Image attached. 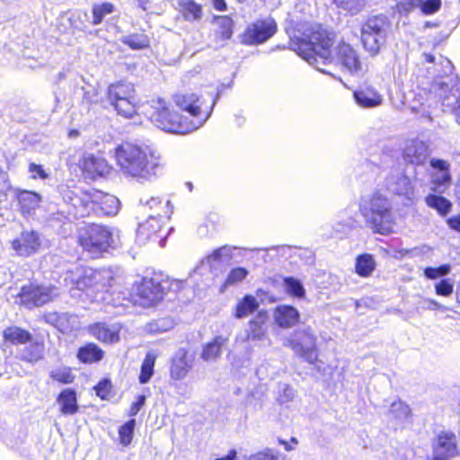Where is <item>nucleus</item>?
<instances>
[{"instance_id":"864d4df0","label":"nucleus","mask_w":460,"mask_h":460,"mask_svg":"<svg viewBox=\"0 0 460 460\" xmlns=\"http://www.w3.org/2000/svg\"><path fill=\"white\" fill-rule=\"evenodd\" d=\"M217 23L222 27L220 31L222 38L229 39L232 35V20L227 16H221L218 17Z\"/></svg>"},{"instance_id":"09e8293b","label":"nucleus","mask_w":460,"mask_h":460,"mask_svg":"<svg viewBox=\"0 0 460 460\" xmlns=\"http://www.w3.org/2000/svg\"><path fill=\"white\" fill-rule=\"evenodd\" d=\"M334 2L337 6L351 13H357L365 4V0H334Z\"/></svg>"},{"instance_id":"a211bd4d","label":"nucleus","mask_w":460,"mask_h":460,"mask_svg":"<svg viewBox=\"0 0 460 460\" xmlns=\"http://www.w3.org/2000/svg\"><path fill=\"white\" fill-rule=\"evenodd\" d=\"M268 314L266 311H260L257 315L249 321L245 330V334L241 337L243 341H262L266 337L267 328L266 323Z\"/></svg>"},{"instance_id":"1a4fd4ad","label":"nucleus","mask_w":460,"mask_h":460,"mask_svg":"<svg viewBox=\"0 0 460 460\" xmlns=\"http://www.w3.org/2000/svg\"><path fill=\"white\" fill-rule=\"evenodd\" d=\"M218 99V95H217L213 101L209 110L201 111L202 102L198 95L195 93H182L176 94L174 96V102L176 105L188 112L190 117V119H195L196 118L204 119V123L211 115L212 110L216 105V102Z\"/></svg>"},{"instance_id":"39448f33","label":"nucleus","mask_w":460,"mask_h":460,"mask_svg":"<svg viewBox=\"0 0 460 460\" xmlns=\"http://www.w3.org/2000/svg\"><path fill=\"white\" fill-rule=\"evenodd\" d=\"M118 233L105 226L89 225L80 230L79 243L85 251L97 256L117 245Z\"/></svg>"},{"instance_id":"cd10ccee","label":"nucleus","mask_w":460,"mask_h":460,"mask_svg":"<svg viewBox=\"0 0 460 460\" xmlns=\"http://www.w3.org/2000/svg\"><path fill=\"white\" fill-rule=\"evenodd\" d=\"M354 98L357 103L363 108L376 107L382 102V97L371 88L354 92Z\"/></svg>"},{"instance_id":"4be33fe9","label":"nucleus","mask_w":460,"mask_h":460,"mask_svg":"<svg viewBox=\"0 0 460 460\" xmlns=\"http://www.w3.org/2000/svg\"><path fill=\"white\" fill-rule=\"evenodd\" d=\"M227 342L228 337L223 335L215 337L211 341L204 345L200 358L206 362L217 361Z\"/></svg>"},{"instance_id":"a18cd8bd","label":"nucleus","mask_w":460,"mask_h":460,"mask_svg":"<svg viewBox=\"0 0 460 460\" xmlns=\"http://www.w3.org/2000/svg\"><path fill=\"white\" fill-rule=\"evenodd\" d=\"M413 7H419L424 13H433L437 12L441 5L440 0H411Z\"/></svg>"},{"instance_id":"4d7b16f0","label":"nucleus","mask_w":460,"mask_h":460,"mask_svg":"<svg viewBox=\"0 0 460 460\" xmlns=\"http://www.w3.org/2000/svg\"><path fill=\"white\" fill-rule=\"evenodd\" d=\"M246 460H278V457L273 454L271 449L268 448L262 452L251 456Z\"/></svg>"},{"instance_id":"774afa93","label":"nucleus","mask_w":460,"mask_h":460,"mask_svg":"<svg viewBox=\"0 0 460 460\" xmlns=\"http://www.w3.org/2000/svg\"><path fill=\"white\" fill-rule=\"evenodd\" d=\"M96 93L95 91L93 92V93L91 92H87V93H84V98L89 102H96Z\"/></svg>"},{"instance_id":"c9c22d12","label":"nucleus","mask_w":460,"mask_h":460,"mask_svg":"<svg viewBox=\"0 0 460 460\" xmlns=\"http://www.w3.org/2000/svg\"><path fill=\"white\" fill-rule=\"evenodd\" d=\"M72 315L68 313H49L43 316L44 321L57 327L60 331H65L68 328V322Z\"/></svg>"},{"instance_id":"49530a36","label":"nucleus","mask_w":460,"mask_h":460,"mask_svg":"<svg viewBox=\"0 0 460 460\" xmlns=\"http://www.w3.org/2000/svg\"><path fill=\"white\" fill-rule=\"evenodd\" d=\"M389 411L398 420H406L411 416L410 407L401 401L393 402Z\"/></svg>"},{"instance_id":"bf43d9fd","label":"nucleus","mask_w":460,"mask_h":460,"mask_svg":"<svg viewBox=\"0 0 460 460\" xmlns=\"http://www.w3.org/2000/svg\"><path fill=\"white\" fill-rule=\"evenodd\" d=\"M230 254V249L227 246H223L221 248H218L214 251V252L207 257L208 262H210L211 261H217L222 256H229Z\"/></svg>"},{"instance_id":"c756f323","label":"nucleus","mask_w":460,"mask_h":460,"mask_svg":"<svg viewBox=\"0 0 460 460\" xmlns=\"http://www.w3.org/2000/svg\"><path fill=\"white\" fill-rule=\"evenodd\" d=\"M104 352L94 343H88L78 349L77 358L80 361L92 364L103 358Z\"/></svg>"},{"instance_id":"393cba45","label":"nucleus","mask_w":460,"mask_h":460,"mask_svg":"<svg viewBox=\"0 0 460 460\" xmlns=\"http://www.w3.org/2000/svg\"><path fill=\"white\" fill-rule=\"evenodd\" d=\"M387 189L397 195H409L411 190V180L406 175L398 172L387 180Z\"/></svg>"},{"instance_id":"aec40b11","label":"nucleus","mask_w":460,"mask_h":460,"mask_svg":"<svg viewBox=\"0 0 460 460\" xmlns=\"http://www.w3.org/2000/svg\"><path fill=\"white\" fill-rule=\"evenodd\" d=\"M89 332L100 341L114 343L119 340V329L115 325L97 323L88 327Z\"/></svg>"},{"instance_id":"6e6552de","label":"nucleus","mask_w":460,"mask_h":460,"mask_svg":"<svg viewBox=\"0 0 460 460\" xmlns=\"http://www.w3.org/2000/svg\"><path fill=\"white\" fill-rule=\"evenodd\" d=\"M59 295L55 287L28 285L22 288L17 296L19 303L28 308L42 306Z\"/></svg>"},{"instance_id":"4c0bfd02","label":"nucleus","mask_w":460,"mask_h":460,"mask_svg":"<svg viewBox=\"0 0 460 460\" xmlns=\"http://www.w3.org/2000/svg\"><path fill=\"white\" fill-rule=\"evenodd\" d=\"M44 355V345L42 343H33L26 347L22 354V359L30 363H35L41 359Z\"/></svg>"},{"instance_id":"8fccbe9b","label":"nucleus","mask_w":460,"mask_h":460,"mask_svg":"<svg viewBox=\"0 0 460 460\" xmlns=\"http://www.w3.org/2000/svg\"><path fill=\"white\" fill-rule=\"evenodd\" d=\"M247 274L248 271L244 268H235L229 272L225 285L229 286L239 283L246 278Z\"/></svg>"},{"instance_id":"2f4dec72","label":"nucleus","mask_w":460,"mask_h":460,"mask_svg":"<svg viewBox=\"0 0 460 460\" xmlns=\"http://www.w3.org/2000/svg\"><path fill=\"white\" fill-rule=\"evenodd\" d=\"M426 203L429 208L436 209L441 216L447 215L452 208L451 202L439 195H428L426 197Z\"/></svg>"},{"instance_id":"7c9ffc66","label":"nucleus","mask_w":460,"mask_h":460,"mask_svg":"<svg viewBox=\"0 0 460 460\" xmlns=\"http://www.w3.org/2000/svg\"><path fill=\"white\" fill-rule=\"evenodd\" d=\"M84 168L85 171L95 173L97 175H104L109 172L110 168L107 162L102 157L89 155L84 161Z\"/></svg>"},{"instance_id":"052dcab7","label":"nucleus","mask_w":460,"mask_h":460,"mask_svg":"<svg viewBox=\"0 0 460 460\" xmlns=\"http://www.w3.org/2000/svg\"><path fill=\"white\" fill-rule=\"evenodd\" d=\"M145 402H146V396L143 394L138 395L137 398V401L132 403V405L129 409L128 415L131 417L136 416L138 413V411H140V409L142 408V406L145 404Z\"/></svg>"},{"instance_id":"473e14b6","label":"nucleus","mask_w":460,"mask_h":460,"mask_svg":"<svg viewBox=\"0 0 460 460\" xmlns=\"http://www.w3.org/2000/svg\"><path fill=\"white\" fill-rule=\"evenodd\" d=\"M118 114L125 118H132L137 113L138 100H118L111 101Z\"/></svg>"},{"instance_id":"a19ab883","label":"nucleus","mask_w":460,"mask_h":460,"mask_svg":"<svg viewBox=\"0 0 460 460\" xmlns=\"http://www.w3.org/2000/svg\"><path fill=\"white\" fill-rule=\"evenodd\" d=\"M114 11V5L111 3L94 4L93 7V24H100L103 18Z\"/></svg>"},{"instance_id":"7ed1b4c3","label":"nucleus","mask_w":460,"mask_h":460,"mask_svg":"<svg viewBox=\"0 0 460 460\" xmlns=\"http://www.w3.org/2000/svg\"><path fill=\"white\" fill-rule=\"evenodd\" d=\"M359 212L366 225L374 232L380 234H389L393 232L394 216L390 200L376 191L362 197L359 203Z\"/></svg>"},{"instance_id":"20e7f679","label":"nucleus","mask_w":460,"mask_h":460,"mask_svg":"<svg viewBox=\"0 0 460 460\" xmlns=\"http://www.w3.org/2000/svg\"><path fill=\"white\" fill-rule=\"evenodd\" d=\"M154 110L150 116L152 123L166 132L188 134L199 128L204 124V119H189L187 116H181L171 111L163 99L157 101Z\"/></svg>"},{"instance_id":"13d9d810","label":"nucleus","mask_w":460,"mask_h":460,"mask_svg":"<svg viewBox=\"0 0 460 460\" xmlns=\"http://www.w3.org/2000/svg\"><path fill=\"white\" fill-rule=\"evenodd\" d=\"M430 166L437 172H449V163L446 160L432 158L430 160Z\"/></svg>"},{"instance_id":"2eb2a0df","label":"nucleus","mask_w":460,"mask_h":460,"mask_svg":"<svg viewBox=\"0 0 460 460\" xmlns=\"http://www.w3.org/2000/svg\"><path fill=\"white\" fill-rule=\"evenodd\" d=\"M457 455L456 436L453 433L442 432L437 438L434 447V460H447Z\"/></svg>"},{"instance_id":"ea45409f","label":"nucleus","mask_w":460,"mask_h":460,"mask_svg":"<svg viewBox=\"0 0 460 460\" xmlns=\"http://www.w3.org/2000/svg\"><path fill=\"white\" fill-rule=\"evenodd\" d=\"M451 181V175L449 172H435L431 174V182L433 190L438 192H442L449 186Z\"/></svg>"},{"instance_id":"4468645a","label":"nucleus","mask_w":460,"mask_h":460,"mask_svg":"<svg viewBox=\"0 0 460 460\" xmlns=\"http://www.w3.org/2000/svg\"><path fill=\"white\" fill-rule=\"evenodd\" d=\"M137 296L142 306H152L163 297V288L155 279H144L137 288Z\"/></svg>"},{"instance_id":"f03ea898","label":"nucleus","mask_w":460,"mask_h":460,"mask_svg":"<svg viewBox=\"0 0 460 460\" xmlns=\"http://www.w3.org/2000/svg\"><path fill=\"white\" fill-rule=\"evenodd\" d=\"M115 158L123 174L137 180H149L155 175L158 162L138 146L124 143L115 151Z\"/></svg>"},{"instance_id":"680f3d73","label":"nucleus","mask_w":460,"mask_h":460,"mask_svg":"<svg viewBox=\"0 0 460 460\" xmlns=\"http://www.w3.org/2000/svg\"><path fill=\"white\" fill-rule=\"evenodd\" d=\"M295 396V391L289 386L286 385L283 389V394L281 395V402H288L293 400Z\"/></svg>"},{"instance_id":"bb28decb","label":"nucleus","mask_w":460,"mask_h":460,"mask_svg":"<svg viewBox=\"0 0 460 460\" xmlns=\"http://www.w3.org/2000/svg\"><path fill=\"white\" fill-rule=\"evenodd\" d=\"M108 94L110 101L137 99L134 85L131 84H111L109 87Z\"/></svg>"},{"instance_id":"dca6fc26","label":"nucleus","mask_w":460,"mask_h":460,"mask_svg":"<svg viewBox=\"0 0 460 460\" xmlns=\"http://www.w3.org/2000/svg\"><path fill=\"white\" fill-rule=\"evenodd\" d=\"M429 92L448 108H453L458 98L456 97L457 90L454 86H449L445 78L435 79L430 85Z\"/></svg>"},{"instance_id":"f704fd0d","label":"nucleus","mask_w":460,"mask_h":460,"mask_svg":"<svg viewBox=\"0 0 460 460\" xmlns=\"http://www.w3.org/2000/svg\"><path fill=\"white\" fill-rule=\"evenodd\" d=\"M376 268V261L372 255L362 254L357 258L356 272L361 277H368Z\"/></svg>"},{"instance_id":"3c124183","label":"nucleus","mask_w":460,"mask_h":460,"mask_svg":"<svg viewBox=\"0 0 460 460\" xmlns=\"http://www.w3.org/2000/svg\"><path fill=\"white\" fill-rule=\"evenodd\" d=\"M450 272V266L447 264L441 265L438 268L428 267L424 270V274L428 279H435L439 277H444Z\"/></svg>"},{"instance_id":"69168bd1","label":"nucleus","mask_w":460,"mask_h":460,"mask_svg":"<svg viewBox=\"0 0 460 460\" xmlns=\"http://www.w3.org/2000/svg\"><path fill=\"white\" fill-rule=\"evenodd\" d=\"M141 202L144 203V200L141 199ZM145 204L149 206L151 208L161 204V201L157 198H151L145 201Z\"/></svg>"},{"instance_id":"338daca9","label":"nucleus","mask_w":460,"mask_h":460,"mask_svg":"<svg viewBox=\"0 0 460 460\" xmlns=\"http://www.w3.org/2000/svg\"><path fill=\"white\" fill-rule=\"evenodd\" d=\"M456 104V106L453 107L454 108V113H455V116H456V121L460 124V95L458 96Z\"/></svg>"},{"instance_id":"a878e982","label":"nucleus","mask_w":460,"mask_h":460,"mask_svg":"<svg viewBox=\"0 0 460 460\" xmlns=\"http://www.w3.org/2000/svg\"><path fill=\"white\" fill-rule=\"evenodd\" d=\"M17 199L22 212L29 214L39 208L41 196L33 191L19 190Z\"/></svg>"},{"instance_id":"e2e57ef3","label":"nucleus","mask_w":460,"mask_h":460,"mask_svg":"<svg viewBox=\"0 0 460 460\" xmlns=\"http://www.w3.org/2000/svg\"><path fill=\"white\" fill-rule=\"evenodd\" d=\"M447 225L453 230H456L460 233V215H456L449 217L447 220Z\"/></svg>"},{"instance_id":"79ce46f5","label":"nucleus","mask_w":460,"mask_h":460,"mask_svg":"<svg viewBox=\"0 0 460 460\" xmlns=\"http://www.w3.org/2000/svg\"><path fill=\"white\" fill-rule=\"evenodd\" d=\"M284 287L289 295H292L296 297H303L305 296V288L302 283L292 277L284 279Z\"/></svg>"},{"instance_id":"37998d69","label":"nucleus","mask_w":460,"mask_h":460,"mask_svg":"<svg viewBox=\"0 0 460 460\" xmlns=\"http://www.w3.org/2000/svg\"><path fill=\"white\" fill-rule=\"evenodd\" d=\"M174 326V322L172 318H161L154 321L148 324L147 330L149 332L162 333L168 332Z\"/></svg>"},{"instance_id":"72a5a7b5","label":"nucleus","mask_w":460,"mask_h":460,"mask_svg":"<svg viewBox=\"0 0 460 460\" xmlns=\"http://www.w3.org/2000/svg\"><path fill=\"white\" fill-rule=\"evenodd\" d=\"M259 306V303L252 296H245L242 301H240L236 307L234 316L236 318H243L248 314L254 312Z\"/></svg>"},{"instance_id":"0eeeda50","label":"nucleus","mask_w":460,"mask_h":460,"mask_svg":"<svg viewBox=\"0 0 460 460\" xmlns=\"http://www.w3.org/2000/svg\"><path fill=\"white\" fill-rule=\"evenodd\" d=\"M317 337L310 327L297 329L287 340L286 345L307 362L313 364L317 359Z\"/></svg>"},{"instance_id":"9d476101","label":"nucleus","mask_w":460,"mask_h":460,"mask_svg":"<svg viewBox=\"0 0 460 460\" xmlns=\"http://www.w3.org/2000/svg\"><path fill=\"white\" fill-rule=\"evenodd\" d=\"M195 365V355L186 349H179L170 359V378L181 381L187 377Z\"/></svg>"},{"instance_id":"423d86ee","label":"nucleus","mask_w":460,"mask_h":460,"mask_svg":"<svg viewBox=\"0 0 460 460\" xmlns=\"http://www.w3.org/2000/svg\"><path fill=\"white\" fill-rule=\"evenodd\" d=\"M390 22L384 15H374L361 26V41L365 50L372 57L379 53L385 43Z\"/></svg>"},{"instance_id":"412c9836","label":"nucleus","mask_w":460,"mask_h":460,"mask_svg":"<svg viewBox=\"0 0 460 460\" xmlns=\"http://www.w3.org/2000/svg\"><path fill=\"white\" fill-rule=\"evenodd\" d=\"M275 323L283 329L293 327L298 321L300 314L291 305H279L273 313Z\"/></svg>"},{"instance_id":"de8ad7c7","label":"nucleus","mask_w":460,"mask_h":460,"mask_svg":"<svg viewBox=\"0 0 460 460\" xmlns=\"http://www.w3.org/2000/svg\"><path fill=\"white\" fill-rule=\"evenodd\" d=\"M50 377L61 384H71L74 382L75 376L69 368H58L50 372Z\"/></svg>"},{"instance_id":"c85d7f7f","label":"nucleus","mask_w":460,"mask_h":460,"mask_svg":"<svg viewBox=\"0 0 460 460\" xmlns=\"http://www.w3.org/2000/svg\"><path fill=\"white\" fill-rule=\"evenodd\" d=\"M4 340L5 342H10L13 345L25 344L31 341V334L18 326H10L3 332Z\"/></svg>"},{"instance_id":"f257e3e1","label":"nucleus","mask_w":460,"mask_h":460,"mask_svg":"<svg viewBox=\"0 0 460 460\" xmlns=\"http://www.w3.org/2000/svg\"><path fill=\"white\" fill-rule=\"evenodd\" d=\"M333 36L321 25L307 29L296 43V53L318 71L330 75L322 66L333 64L353 75L363 73V64L358 51L349 43L341 41L333 50Z\"/></svg>"},{"instance_id":"b1692460","label":"nucleus","mask_w":460,"mask_h":460,"mask_svg":"<svg viewBox=\"0 0 460 460\" xmlns=\"http://www.w3.org/2000/svg\"><path fill=\"white\" fill-rule=\"evenodd\" d=\"M180 12L185 21L199 22L203 17L202 6L193 0H179Z\"/></svg>"},{"instance_id":"5701e85b","label":"nucleus","mask_w":460,"mask_h":460,"mask_svg":"<svg viewBox=\"0 0 460 460\" xmlns=\"http://www.w3.org/2000/svg\"><path fill=\"white\" fill-rule=\"evenodd\" d=\"M60 411L64 415H73L78 411L76 394L73 389H65L58 396Z\"/></svg>"},{"instance_id":"f3484780","label":"nucleus","mask_w":460,"mask_h":460,"mask_svg":"<svg viewBox=\"0 0 460 460\" xmlns=\"http://www.w3.org/2000/svg\"><path fill=\"white\" fill-rule=\"evenodd\" d=\"M429 156V146L420 140H411L403 151L404 160L415 165H424Z\"/></svg>"},{"instance_id":"f8f14e48","label":"nucleus","mask_w":460,"mask_h":460,"mask_svg":"<svg viewBox=\"0 0 460 460\" xmlns=\"http://www.w3.org/2000/svg\"><path fill=\"white\" fill-rule=\"evenodd\" d=\"M83 195L82 198L75 199L74 206H76V201H80L84 207L92 205L93 208L95 205H100L101 209L107 215L116 213L119 209V201L114 196L96 190L85 191Z\"/></svg>"},{"instance_id":"603ef678","label":"nucleus","mask_w":460,"mask_h":460,"mask_svg":"<svg viewBox=\"0 0 460 460\" xmlns=\"http://www.w3.org/2000/svg\"><path fill=\"white\" fill-rule=\"evenodd\" d=\"M96 394L102 400H107L111 396V383L108 379H103L95 386Z\"/></svg>"},{"instance_id":"c03bdc74","label":"nucleus","mask_w":460,"mask_h":460,"mask_svg":"<svg viewBox=\"0 0 460 460\" xmlns=\"http://www.w3.org/2000/svg\"><path fill=\"white\" fill-rule=\"evenodd\" d=\"M135 425L136 420L132 419L119 428V436L120 439V444H122L123 446L127 447L131 443Z\"/></svg>"},{"instance_id":"58836bf2","label":"nucleus","mask_w":460,"mask_h":460,"mask_svg":"<svg viewBox=\"0 0 460 460\" xmlns=\"http://www.w3.org/2000/svg\"><path fill=\"white\" fill-rule=\"evenodd\" d=\"M155 362V356L152 353H147L141 366L139 375L140 384H146L154 374V367Z\"/></svg>"},{"instance_id":"e433bc0d","label":"nucleus","mask_w":460,"mask_h":460,"mask_svg":"<svg viewBox=\"0 0 460 460\" xmlns=\"http://www.w3.org/2000/svg\"><path fill=\"white\" fill-rule=\"evenodd\" d=\"M123 44L132 49H143L149 46V38L144 33L129 34L121 39Z\"/></svg>"},{"instance_id":"6e6d98bb","label":"nucleus","mask_w":460,"mask_h":460,"mask_svg":"<svg viewBox=\"0 0 460 460\" xmlns=\"http://www.w3.org/2000/svg\"><path fill=\"white\" fill-rule=\"evenodd\" d=\"M435 289L438 295L448 296L453 293V285L447 279H443L436 284Z\"/></svg>"},{"instance_id":"9b49d317","label":"nucleus","mask_w":460,"mask_h":460,"mask_svg":"<svg viewBox=\"0 0 460 460\" xmlns=\"http://www.w3.org/2000/svg\"><path fill=\"white\" fill-rule=\"evenodd\" d=\"M277 30V24L271 18L258 20L250 24L243 36L246 44H261L271 38Z\"/></svg>"},{"instance_id":"ddd939ff","label":"nucleus","mask_w":460,"mask_h":460,"mask_svg":"<svg viewBox=\"0 0 460 460\" xmlns=\"http://www.w3.org/2000/svg\"><path fill=\"white\" fill-rule=\"evenodd\" d=\"M40 245V234L34 230L22 231L20 236L12 242L13 249L22 256H29L36 252Z\"/></svg>"},{"instance_id":"6ab92c4d","label":"nucleus","mask_w":460,"mask_h":460,"mask_svg":"<svg viewBox=\"0 0 460 460\" xmlns=\"http://www.w3.org/2000/svg\"><path fill=\"white\" fill-rule=\"evenodd\" d=\"M112 280L111 272L109 270H90L85 272L84 278L76 282V288L79 290L84 289L85 287H102L111 285Z\"/></svg>"},{"instance_id":"5fc2aeb1","label":"nucleus","mask_w":460,"mask_h":460,"mask_svg":"<svg viewBox=\"0 0 460 460\" xmlns=\"http://www.w3.org/2000/svg\"><path fill=\"white\" fill-rule=\"evenodd\" d=\"M29 172L31 174L32 179L40 178L41 180H46L49 178V173L45 172L42 165L35 163L30 164Z\"/></svg>"},{"instance_id":"0e129e2a","label":"nucleus","mask_w":460,"mask_h":460,"mask_svg":"<svg viewBox=\"0 0 460 460\" xmlns=\"http://www.w3.org/2000/svg\"><path fill=\"white\" fill-rule=\"evenodd\" d=\"M213 6L217 11L223 12L226 10V4L225 0H212Z\"/></svg>"}]
</instances>
